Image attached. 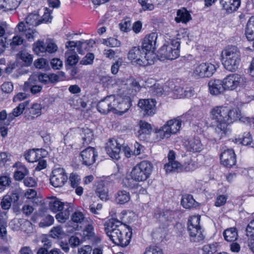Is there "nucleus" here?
<instances>
[{"label": "nucleus", "mask_w": 254, "mask_h": 254, "mask_svg": "<svg viewBox=\"0 0 254 254\" xmlns=\"http://www.w3.org/2000/svg\"><path fill=\"white\" fill-rule=\"evenodd\" d=\"M238 109L227 106H215L210 112L211 127L214 129L213 137L219 140L226 135L227 127L234 122L240 121L241 114Z\"/></svg>", "instance_id": "obj_1"}, {"label": "nucleus", "mask_w": 254, "mask_h": 254, "mask_svg": "<svg viewBox=\"0 0 254 254\" xmlns=\"http://www.w3.org/2000/svg\"><path fill=\"white\" fill-rule=\"evenodd\" d=\"M223 59V65L226 69L234 72L239 67L241 61V54L239 49L236 46L227 47L222 52Z\"/></svg>", "instance_id": "obj_2"}, {"label": "nucleus", "mask_w": 254, "mask_h": 254, "mask_svg": "<svg viewBox=\"0 0 254 254\" xmlns=\"http://www.w3.org/2000/svg\"><path fill=\"white\" fill-rule=\"evenodd\" d=\"M41 23L39 15L37 13H30L26 18V22H20L17 27L19 32H23L29 41H33L37 34L34 27Z\"/></svg>", "instance_id": "obj_3"}, {"label": "nucleus", "mask_w": 254, "mask_h": 254, "mask_svg": "<svg viewBox=\"0 0 254 254\" xmlns=\"http://www.w3.org/2000/svg\"><path fill=\"white\" fill-rule=\"evenodd\" d=\"M180 33L176 39L166 42L158 51V56L161 59L170 60L176 59L180 56Z\"/></svg>", "instance_id": "obj_4"}, {"label": "nucleus", "mask_w": 254, "mask_h": 254, "mask_svg": "<svg viewBox=\"0 0 254 254\" xmlns=\"http://www.w3.org/2000/svg\"><path fill=\"white\" fill-rule=\"evenodd\" d=\"M182 120L178 117L167 121L163 126L155 131L156 137L158 139L169 138L172 134L178 132L182 126Z\"/></svg>", "instance_id": "obj_5"}, {"label": "nucleus", "mask_w": 254, "mask_h": 254, "mask_svg": "<svg viewBox=\"0 0 254 254\" xmlns=\"http://www.w3.org/2000/svg\"><path fill=\"white\" fill-rule=\"evenodd\" d=\"M127 59L133 64L146 66L154 63V57L149 58L139 46L133 47L128 52Z\"/></svg>", "instance_id": "obj_6"}, {"label": "nucleus", "mask_w": 254, "mask_h": 254, "mask_svg": "<svg viewBox=\"0 0 254 254\" xmlns=\"http://www.w3.org/2000/svg\"><path fill=\"white\" fill-rule=\"evenodd\" d=\"M107 235L115 244L124 247L127 246L130 242L132 229L127 227V230L118 229L107 233Z\"/></svg>", "instance_id": "obj_7"}, {"label": "nucleus", "mask_w": 254, "mask_h": 254, "mask_svg": "<svg viewBox=\"0 0 254 254\" xmlns=\"http://www.w3.org/2000/svg\"><path fill=\"white\" fill-rule=\"evenodd\" d=\"M153 165L150 162L144 160L135 166L131 172L133 178L137 181H144L147 179L152 171Z\"/></svg>", "instance_id": "obj_8"}, {"label": "nucleus", "mask_w": 254, "mask_h": 254, "mask_svg": "<svg viewBox=\"0 0 254 254\" xmlns=\"http://www.w3.org/2000/svg\"><path fill=\"white\" fill-rule=\"evenodd\" d=\"M157 34L151 33L146 35L142 42L141 49L149 55V58H154L153 52L156 48Z\"/></svg>", "instance_id": "obj_9"}, {"label": "nucleus", "mask_w": 254, "mask_h": 254, "mask_svg": "<svg viewBox=\"0 0 254 254\" xmlns=\"http://www.w3.org/2000/svg\"><path fill=\"white\" fill-rule=\"evenodd\" d=\"M51 184L55 188L62 187L67 180V176L63 168L56 167L52 171Z\"/></svg>", "instance_id": "obj_10"}, {"label": "nucleus", "mask_w": 254, "mask_h": 254, "mask_svg": "<svg viewBox=\"0 0 254 254\" xmlns=\"http://www.w3.org/2000/svg\"><path fill=\"white\" fill-rule=\"evenodd\" d=\"M58 50V47L53 42L49 41L44 43L43 41H38L33 45L34 52L39 56H43L46 53L52 54Z\"/></svg>", "instance_id": "obj_11"}, {"label": "nucleus", "mask_w": 254, "mask_h": 254, "mask_svg": "<svg viewBox=\"0 0 254 254\" xmlns=\"http://www.w3.org/2000/svg\"><path fill=\"white\" fill-rule=\"evenodd\" d=\"M98 156V153L95 148L88 147L82 150L80 153V160L83 165L89 166L92 165Z\"/></svg>", "instance_id": "obj_12"}, {"label": "nucleus", "mask_w": 254, "mask_h": 254, "mask_svg": "<svg viewBox=\"0 0 254 254\" xmlns=\"http://www.w3.org/2000/svg\"><path fill=\"white\" fill-rule=\"evenodd\" d=\"M243 80L241 75L236 73L230 74L222 80L225 90H233L241 83Z\"/></svg>", "instance_id": "obj_13"}, {"label": "nucleus", "mask_w": 254, "mask_h": 254, "mask_svg": "<svg viewBox=\"0 0 254 254\" xmlns=\"http://www.w3.org/2000/svg\"><path fill=\"white\" fill-rule=\"evenodd\" d=\"M121 145L114 138L109 139L106 143V151L107 153L113 159L118 160L120 158Z\"/></svg>", "instance_id": "obj_14"}, {"label": "nucleus", "mask_w": 254, "mask_h": 254, "mask_svg": "<svg viewBox=\"0 0 254 254\" xmlns=\"http://www.w3.org/2000/svg\"><path fill=\"white\" fill-rule=\"evenodd\" d=\"M123 89H126L123 94L125 96H133L135 95L141 89L139 82L134 78H130L126 80L124 84Z\"/></svg>", "instance_id": "obj_15"}, {"label": "nucleus", "mask_w": 254, "mask_h": 254, "mask_svg": "<svg viewBox=\"0 0 254 254\" xmlns=\"http://www.w3.org/2000/svg\"><path fill=\"white\" fill-rule=\"evenodd\" d=\"M220 158L222 164L226 167L231 168L236 163V156L232 149L224 150L221 153Z\"/></svg>", "instance_id": "obj_16"}, {"label": "nucleus", "mask_w": 254, "mask_h": 254, "mask_svg": "<svg viewBox=\"0 0 254 254\" xmlns=\"http://www.w3.org/2000/svg\"><path fill=\"white\" fill-rule=\"evenodd\" d=\"M164 169L167 173L179 172L183 170L186 172L192 171L194 170V164L190 163L183 168L179 162H168L164 165Z\"/></svg>", "instance_id": "obj_17"}, {"label": "nucleus", "mask_w": 254, "mask_h": 254, "mask_svg": "<svg viewBox=\"0 0 254 254\" xmlns=\"http://www.w3.org/2000/svg\"><path fill=\"white\" fill-rule=\"evenodd\" d=\"M138 106L143 112L144 115L152 116L155 113V101L153 99L140 100Z\"/></svg>", "instance_id": "obj_18"}, {"label": "nucleus", "mask_w": 254, "mask_h": 254, "mask_svg": "<svg viewBox=\"0 0 254 254\" xmlns=\"http://www.w3.org/2000/svg\"><path fill=\"white\" fill-rule=\"evenodd\" d=\"M104 226L106 234L118 229L127 230L128 227L127 225L123 224L121 221L115 218L109 219L106 222Z\"/></svg>", "instance_id": "obj_19"}, {"label": "nucleus", "mask_w": 254, "mask_h": 254, "mask_svg": "<svg viewBox=\"0 0 254 254\" xmlns=\"http://www.w3.org/2000/svg\"><path fill=\"white\" fill-rule=\"evenodd\" d=\"M185 145L188 151L193 153L200 152L203 149L200 138L197 136L188 139L185 142Z\"/></svg>", "instance_id": "obj_20"}, {"label": "nucleus", "mask_w": 254, "mask_h": 254, "mask_svg": "<svg viewBox=\"0 0 254 254\" xmlns=\"http://www.w3.org/2000/svg\"><path fill=\"white\" fill-rule=\"evenodd\" d=\"M155 217L160 222L164 223L171 222L175 216V212L169 209L160 210L157 209L155 212Z\"/></svg>", "instance_id": "obj_21"}, {"label": "nucleus", "mask_w": 254, "mask_h": 254, "mask_svg": "<svg viewBox=\"0 0 254 254\" xmlns=\"http://www.w3.org/2000/svg\"><path fill=\"white\" fill-rule=\"evenodd\" d=\"M38 81L35 75L31 76L24 83L23 89L25 91H30L32 94H36L41 91L42 86L37 84Z\"/></svg>", "instance_id": "obj_22"}, {"label": "nucleus", "mask_w": 254, "mask_h": 254, "mask_svg": "<svg viewBox=\"0 0 254 254\" xmlns=\"http://www.w3.org/2000/svg\"><path fill=\"white\" fill-rule=\"evenodd\" d=\"M62 211L57 213L56 215V219L60 223H64L69 218V215L74 210L73 204L72 203L66 202L64 204V208Z\"/></svg>", "instance_id": "obj_23"}, {"label": "nucleus", "mask_w": 254, "mask_h": 254, "mask_svg": "<svg viewBox=\"0 0 254 254\" xmlns=\"http://www.w3.org/2000/svg\"><path fill=\"white\" fill-rule=\"evenodd\" d=\"M211 94L218 95L223 93L225 90L222 81L219 79H211L208 83Z\"/></svg>", "instance_id": "obj_24"}, {"label": "nucleus", "mask_w": 254, "mask_h": 254, "mask_svg": "<svg viewBox=\"0 0 254 254\" xmlns=\"http://www.w3.org/2000/svg\"><path fill=\"white\" fill-rule=\"evenodd\" d=\"M83 236L85 240H89L92 244H98L101 241L100 239L95 235L94 227L91 224H88L85 227Z\"/></svg>", "instance_id": "obj_25"}, {"label": "nucleus", "mask_w": 254, "mask_h": 254, "mask_svg": "<svg viewBox=\"0 0 254 254\" xmlns=\"http://www.w3.org/2000/svg\"><path fill=\"white\" fill-rule=\"evenodd\" d=\"M42 106L38 103H34L32 106L28 109H26L25 112V117L28 120H33L35 117L39 116L41 114Z\"/></svg>", "instance_id": "obj_26"}, {"label": "nucleus", "mask_w": 254, "mask_h": 254, "mask_svg": "<svg viewBox=\"0 0 254 254\" xmlns=\"http://www.w3.org/2000/svg\"><path fill=\"white\" fill-rule=\"evenodd\" d=\"M220 3L223 8L228 13L236 10L240 5V0H220Z\"/></svg>", "instance_id": "obj_27"}, {"label": "nucleus", "mask_w": 254, "mask_h": 254, "mask_svg": "<svg viewBox=\"0 0 254 254\" xmlns=\"http://www.w3.org/2000/svg\"><path fill=\"white\" fill-rule=\"evenodd\" d=\"M22 0H0V10L8 11L15 10Z\"/></svg>", "instance_id": "obj_28"}, {"label": "nucleus", "mask_w": 254, "mask_h": 254, "mask_svg": "<svg viewBox=\"0 0 254 254\" xmlns=\"http://www.w3.org/2000/svg\"><path fill=\"white\" fill-rule=\"evenodd\" d=\"M246 235L248 237V246L254 253V219L252 220L246 228Z\"/></svg>", "instance_id": "obj_29"}, {"label": "nucleus", "mask_w": 254, "mask_h": 254, "mask_svg": "<svg viewBox=\"0 0 254 254\" xmlns=\"http://www.w3.org/2000/svg\"><path fill=\"white\" fill-rule=\"evenodd\" d=\"M111 101L112 98H110V95L102 99L97 105L98 111L103 114H107L111 112V109H110Z\"/></svg>", "instance_id": "obj_30"}, {"label": "nucleus", "mask_w": 254, "mask_h": 254, "mask_svg": "<svg viewBox=\"0 0 254 254\" xmlns=\"http://www.w3.org/2000/svg\"><path fill=\"white\" fill-rule=\"evenodd\" d=\"M29 104L28 101H26L19 104V105L14 108L11 114H8V120L7 121L6 125H9L10 122L16 117L20 115L25 109L26 107Z\"/></svg>", "instance_id": "obj_31"}, {"label": "nucleus", "mask_w": 254, "mask_h": 254, "mask_svg": "<svg viewBox=\"0 0 254 254\" xmlns=\"http://www.w3.org/2000/svg\"><path fill=\"white\" fill-rule=\"evenodd\" d=\"M190 240L191 242H199L204 239V236L202 234L201 228L188 229Z\"/></svg>", "instance_id": "obj_32"}, {"label": "nucleus", "mask_w": 254, "mask_h": 254, "mask_svg": "<svg viewBox=\"0 0 254 254\" xmlns=\"http://www.w3.org/2000/svg\"><path fill=\"white\" fill-rule=\"evenodd\" d=\"M115 201L118 204H124L130 199L128 191L125 190H119L115 195Z\"/></svg>", "instance_id": "obj_33"}, {"label": "nucleus", "mask_w": 254, "mask_h": 254, "mask_svg": "<svg viewBox=\"0 0 254 254\" xmlns=\"http://www.w3.org/2000/svg\"><path fill=\"white\" fill-rule=\"evenodd\" d=\"M139 129L137 132L136 134L139 137H141L142 134L149 135L151 133L152 131V127L151 125L144 121H140L138 123Z\"/></svg>", "instance_id": "obj_34"}, {"label": "nucleus", "mask_w": 254, "mask_h": 254, "mask_svg": "<svg viewBox=\"0 0 254 254\" xmlns=\"http://www.w3.org/2000/svg\"><path fill=\"white\" fill-rule=\"evenodd\" d=\"M65 203H63L57 198H53L49 201V206L52 211L57 212L61 211L64 208V204Z\"/></svg>", "instance_id": "obj_35"}, {"label": "nucleus", "mask_w": 254, "mask_h": 254, "mask_svg": "<svg viewBox=\"0 0 254 254\" xmlns=\"http://www.w3.org/2000/svg\"><path fill=\"white\" fill-rule=\"evenodd\" d=\"M177 14V16L175 18V20L178 23H187L191 19L190 14L185 8L178 10Z\"/></svg>", "instance_id": "obj_36"}, {"label": "nucleus", "mask_w": 254, "mask_h": 254, "mask_svg": "<svg viewBox=\"0 0 254 254\" xmlns=\"http://www.w3.org/2000/svg\"><path fill=\"white\" fill-rule=\"evenodd\" d=\"M223 235L224 239L228 242H233L238 238V233L235 228H230L225 230Z\"/></svg>", "instance_id": "obj_37"}, {"label": "nucleus", "mask_w": 254, "mask_h": 254, "mask_svg": "<svg viewBox=\"0 0 254 254\" xmlns=\"http://www.w3.org/2000/svg\"><path fill=\"white\" fill-rule=\"evenodd\" d=\"M181 204L186 209H190L196 206V201L190 194L184 195L181 200Z\"/></svg>", "instance_id": "obj_38"}, {"label": "nucleus", "mask_w": 254, "mask_h": 254, "mask_svg": "<svg viewBox=\"0 0 254 254\" xmlns=\"http://www.w3.org/2000/svg\"><path fill=\"white\" fill-rule=\"evenodd\" d=\"M39 149H33L30 150L25 154V159L29 162H37L41 158V154H39L36 151H39Z\"/></svg>", "instance_id": "obj_39"}, {"label": "nucleus", "mask_w": 254, "mask_h": 254, "mask_svg": "<svg viewBox=\"0 0 254 254\" xmlns=\"http://www.w3.org/2000/svg\"><path fill=\"white\" fill-rule=\"evenodd\" d=\"M96 193L102 200L108 199V190L102 183L98 184L96 190Z\"/></svg>", "instance_id": "obj_40"}, {"label": "nucleus", "mask_w": 254, "mask_h": 254, "mask_svg": "<svg viewBox=\"0 0 254 254\" xmlns=\"http://www.w3.org/2000/svg\"><path fill=\"white\" fill-rule=\"evenodd\" d=\"M17 58L21 60L25 66L30 65L32 63L33 58L31 55L26 51H21L17 55Z\"/></svg>", "instance_id": "obj_41"}, {"label": "nucleus", "mask_w": 254, "mask_h": 254, "mask_svg": "<svg viewBox=\"0 0 254 254\" xmlns=\"http://www.w3.org/2000/svg\"><path fill=\"white\" fill-rule=\"evenodd\" d=\"M65 55L66 57L65 64L70 66L75 65L79 60V57L75 52H66Z\"/></svg>", "instance_id": "obj_42"}, {"label": "nucleus", "mask_w": 254, "mask_h": 254, "mask_svg": "<svg viewBox=\"0 0 254 254\" xmlns=\"http://www.w3.org/2000/svg\"><path fill=\"white\" fill-rule=\"evenodd\" d=\"M200 216L192 215L190 217L188 222V229L201 228L200 226Z\"/></svg>", "instance_id": "obj_43"}, {"label": "nucleus", "mask_w": 254, "mask_h": 254, "mask_svg": "<svg viewBox=\"0 0 254 254\" xmlns=\"http://www.w3.org/2000/svg\"><path fill=\"white\" fill-rule=\"evenodd\" d=\"M137 180L134 179L130 173V177H127L123 180L124 185L130 189H136L139 186Z\"/></svg>", "instance_id": "obj_44"}, {"label": "nucleus", "mask_w": 254, "mask_h": 254, "mask_svg": "<svg viewBox=\"0 0 254 254\" xmlns=\"http://www.w3.org/2000/svg\"><path fill=\"white\" fill-rule=\"evenodd\" d=\"M245 34L249 41L254 42V20H250L247 24Z\"/></svg>", "instance_id": "obj_45"}, {"label": "nucleus", "mask_w": 254, "mask_h": 254, "mask_svg": "<svg viewBox=\"0 0 254 254\" xmlns=\"http://www.w3.org/2000/svg\"><path fill=\"white\" fill-rule=\"evenodd\" d=\"M172 93L173 94V97L174 98H182L189 96L188 91L179 86H175Z\"/></svg>", "instance_id": "obj_46"}, {"label": "nucleus", "mask_w": 254, "mask_h": 254, "mask_svg": "<svg viewBox=\"0 0 254 254\" xmlns=\"http://www.w3.org/2000/svg\"><path fill=\"white\" fill-rule=\"evenodd\" d=\"M192 75L196 78L206 77L203 63H201L194 67Z\"/></svg>", "instance_id": "obj_47"}, {"label": "nucleus", "mask_w": 254, "mask_h": 254, "mask_svg": "<svg viewBox=\"0 0 254 254\" xmlns=\"http://www.w3.org/2000/svg\"><path fill=\"white\" fill-rule=\"evenodd\" d=\"M131 106V103L128 101L123 100L121 98L119 108L117 109L118 114L119 115H122L127 112Z\"/></svg>", "instance_id": "obj_48"}, {"label": "nucleus", "mask_w": 254, "mask_h": 254, "mask_svg": "<svg viewBox=\"0 0 254 254\" xmlns=\"http://www.w3.org/2000/svg\"><path fill=\"white\" fill-rule=\"evenodd\" d=\"M82 139L87 143H90L93 138L92 130L88 127L83 128L82 130Z\"/></svg>", "instance_id": "obj_49"}, {"label": "nucleus", "mask_w": 254, "mask_h": 254, "mask_svg": "<svg viewBox=\"0 0 254 254\" xmlns=\"http://www.w3.org/2000/svg\"><path fill=\"white\" fill-rule=\"evenodd\" d=\"M149 92L153 96H161L163 94H166L165 90L159 84H154L153 86L150 87Z\"/></svg>", "instance_id": "obj_50"}, {"label": "nucleus", "mask_w": 254, "mask_h": 254, "mask_svg": "<svg viewBox=\"0 0 254 254\" xmlns=\"http://www.w3.org/2000/svg\"><path fill=\"white\" fill-rule=\"evenodd\" d=\"M7 222L6 219L0 218V237L3 240H6L7 231L6 228Z\"/></svg>", "instance_id": "obj_51"}, {"label": "nucleus", "mask_w": 254, "mask_h": 254, "mask_svg": "<svg viewBox=\"0 0 254 254\" xmlns=\"http://www.w3.org/2000/svg\"><path fill=\"white\" fill-rule=\"evenodd\" d=\"M110 98H112L111 102V107L110 109H111V112L114 114H118L117 109L119 108V106L120 104V102L121 100V98L116 97L114 95H110Z\"/></svg>", "instance_id": "obj_52"}, {"label": "nucleus", "mask_w": 254, "mask_h": 254, "mask_svg": "<svg viewBox=\"0 0 254 254\" xmlns=\"http://www.w3.org/2000/svg\"><path fill=\"white\" fill-rule=\"evenodd\" d=\"M206 77H209L214 74L216 70L215 65L210 63H203Z\"/></svg>", "instance_id": "obj_53"}, {"label": "nucleus", "mask_w": 254, "mask_h": 254, "mask_svg": "<svg viewBox=\"0 0 254 254\" xmlns=\"http://www.w3.org/2000/svg\"><path fill=\"white\" fill-rule=\"evenodd\" d=\"M73 212L71 215V220L74 223H81L85 218L84 214L77 210Z\"/></svg>", "instance_id": "obj_54"}, {"label": "nucleus", "mask_w": 254, "mask_h": 254, "mask_svg": "<svg viewBox=\"0 0 254 254\" xmlns=\"http://www.w3.org/2000/svg\"><path fill=\"white\" fill-rule=\"evenodd\" d=\"M217 246L216 243L205 245L203 247V251L205 254H213L217 251Z\"/></svg>", "instance_id": "obj_55"}, {"label": "nucleus", "mask_w": 254, "mask_h": 254, "mask_svg": "<svg viewBox=\"0 0 254 254\" xmlns=\"http://www.w3.org/2000/svg\"><path fill=\"white\" fill-rule=\"evenodd\" d=\"M51 236L54 238L62 237L64 233L61 226L53 227L51 230Z\"/></svg>", "instance_id": "obj_56"}, {"label": "nucleus", "mask_w": 254, "mask_h": 254, "mask_svg": "<svg viewBox=\"0 0 254 254\" xmlns=\"http://www.w3.org/2000/svg\"><path fill=\"white\" fill-rule=\"evenodd\" d=\"M94 59V55L93 53H89L82 58L80 62V64L82 65H88L92 64Z\"/></svg>", "instance_id": "obj_57"}, {"label": "nucleus", "mask_w": 254, "mask_h": 254, "mask_svg": "<svg viewBox=\"0 0 254 254\" xmlns=\"http://www.w3.org/2000/svg\"><path fill=\"white\" fill-rule=\"evenodd\" d=\"M69 180L71 186L75 188L79 184L80 178L78 175L72 173L70 174Z\"/></svg>", "instance_id": "obj_58"}, {"label": "nucleus", "mask_w": 254, "mask_h": 254, "mask_svg": "<svg viewBox=\"0 0 254 254\" xmlns=\"http://www.w3.org/2000/svg\"><path fill=\"white\" fill-rule=\"evenodd\" d=\"M10 159V155L5 152L0 153V168L4 167Z\"/></svg>", "instance_id": "obj_59"}, {"label": "nucleus", "mask_w": 254, "mask_h": 254, "mask_svg": "<svg viewBox=\"0 0 254 254\" xmlns=\"http://www.w3.org/2000/svg\"><path fill=\"white\" fill-rule=\"evenodd\" d=\"M88 47L89 46H88V44L85 42V40H82L78 41V48L77 49V52L79 54L83 55L85 51L89 50Z\"/></svg>", "instance_id": "obj_60"}, {"label": "nucleus", "mask_w": 254, "mask_h": 254, "mask_svg": "<svg viewBox=\"0 0 254 254\" xmlns=\"http://www.w3.org/2000/svg\"><path fill=\"white\" fill-rule=\"evenodd\" d=\"M54 218L53 216L49 215L45 217L43 221L39 223V226L41 227H47L53 224Z\"/></svg>", "instance_id": "obj_61"}, {"label": "nucleus", "mask_w": 254, "mask_h": 254, "mask_svg": "<svg viewBox=\"0 0 254 254\" xmlns=\"http://www.w3.org/2000/svg\"><path fill=\"white\" fill-rule=\"evenodd\" d=\"M11 201L9 195H5L3 197L0 202L1 207L3 209L8 210L10 208Z\"/></svg>", "instance_id": "obj_62"}, {"label": "nucleus", "mask_w": 254, "mask_h": 254, "mask_svg": "<svg viewBox=\"0 0 254 254\" xmlns=\"http://www.w3.org/2000/svg\"><path fill=\"white\" fill-rule=\"evenodd\" d=\"M101 81L104 86H108L116 83L115 79L108 75L103 76L101 78Z\"/></svg>", "instance_id": "obj_63"}, {"label": "nucleus", "mask_w": 254, "mask_h": 254, "mask_svg": "<svg viewBox=\"0 0 254 254\" xmlns=\"http://www.w3.org/2000/svg\"><path fill=\"white\" fill-rule=\"evenodd\" d=\"M130 25V20L128 18L123 20L122 22L119 24L120 29L124 32H127L128 30H129Z\"/></svg>", "instance_id": "obj_64"}]
</instances>
